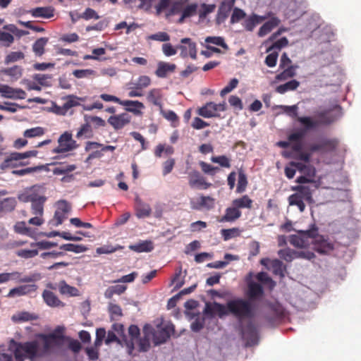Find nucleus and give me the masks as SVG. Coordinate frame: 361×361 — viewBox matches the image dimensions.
<instances>
[{
  "label": "nucleus",
  "instance_id": "obj_1",
  "mask_svg": "<svg viewBox=\"0 0 361 361\" xmlns=\"http://www.w3.org/2000/svg\"><path fill=\"white\" fill-rule=\"evenodd\" d=\"M204 313L212 317L218 316L219 318L232 314L240 322L244 319H250L254 317L251 303L243 298L231 300L227 302L226 305L216 302L207 303Z\"/></svg>",
  "mask_w": 361,
  "mask_h": 361
},
{
  "label": "nucleus",
  "instance_id": "obj_2",
  "mask_svg": "<svg viewBox=\"0 0 361 361\" xmlns=\"http://www.w3.org/2000/svg\"><path fill=\"white\" fill-rule=\"evenodd\" d=\"M18 199L23 202H31V213L35 215L28 221V224L35 226H41L44 224V205L47 197L36 191L35 187L24 192L18 196Z\"/></svg>",
  "mask_w": 361,
  "mask_h": 361
},
{
  "label": "nucleus",
  "instance_id": "obj_3",
  "mask_svg": "<svg viewBox=\"0 0 361 361\" xmlns=\"http://www.w3.org/2000/svg\"><path fill=\"white\" fill-rule=\"evenodd\" d=\"M9 348L13 352L16 361H24L26 358L32 360L39 355V344L37 341L21 343L12 340Z\"/></svg>",
  "mask_w": 361,
  "mask_h": 361
},
{
  "label": "nucleus",
  "instance_id": "obj_4",
  "mask_svg": "<svg viewBox=\"0 0 361 361\" xmlns=\"http://www.w3.org/2000/svg\"><path fill=\"white\" fill-rule=\"evenodd\" d=\"M298 121L304 126V128L298 129L296 131L288 136L289 142H295L292 149L296 152H302L301 141L305 137L308 130L317 128L319 125L317 121L313 120L311 117H298Z\"/></svg>",
  "mask_w": 361,
  "mask_h": 361
},
{
  "label": "nucleus",
  "instance_id": "obj_5",
  "mask_svg": "<svg viewBox=\"0 0 361 361\" xmlns=\"http://www.w3.org/2000/svg\"><path fill=\"white\" fill-rule=\"evenodd\" d=\"M292 190L295 192L288 197L289 205L297 206L300 212H303L305 209V202L310 204L313 202L312 190L307 185H297L293 187Z\"/></svg>",
  "mask_w": 361,
  "mask_h": 361
},
{
  "label": "nucleus",
  "instance_id": "obj_6",
  "mask_svg": "<svg viewBox=\"0 0 361 361\" xmlns=\"http://www.w3.org/2000/svg\"><path fill=\"white\" fill-rule=\"evenodd\" d=\"M338 145V140L335 138H323L318 142L309 145L308 150L311 152H317L326 154L336 151Z\"/></svg>",
  "mask_w": 361,
  "mask_h": 361
},
{
  "label": "nucleus",
  "instance_id": "obj_7",
  "mask_svg": "<svg viewBox=\"0 0 361 361\" xmlns=\"http://www.w3.org/2000/svg\"><path fill=\"white\" fill-rule=\"evenodd\" d=\"M226 110V103L216 104L212 102H207L202 106L198 108L197 113L199 116L204 118H220L219 111H224Z\"/></svg>",
  "mask_w": 361,
  "mask_h": 361
},
{
  "label": "nucleus",
  "instance_id": "obj_8",
  "mask_svg": "<svg viewBox=\"0 0 361 361\" xmlns=\"http://www.w3.org/2000/svg\"><path fill=\"white\" fill-rule=\"evenodd\" d=\"M312 230L315 231L314 235L311 237L310 244L313 245V249L320 254H328L334 250V245L326 239L323 235L317 233V228H314Z\"/></svg>",
  "mask_w": 361,
  "mask_h": 361
},
{
  "label": "nucleus",
  "instance_id": "obj_9",
  "mask_svg": "<svg viewBox=\"0 0 361 361\" xmlns=\"http://www.w3.org/2000/svg\"><path fill=\"white\" fill-rule=\"evenodd\" d=\"M58 147L52 149L53 153H64L70 152L77 147L76 142L72 138V134L68 132H65L59 137Z\"/></svg>",
  "mask_w": 361,
  "mask_h": 361
},
{
  "label": "nucleus",
  "instance_id": "obj_10",
  "mask_svg": "<svg viewBox=\"0 0 361 361\" xmlns=\"http://www.w3.org/2000/svg\"><path fill=\"white\" fill-rule=\"evenodd\" d=\"M40 279L41 274L39 273H35L30 276H24L23 278H20V273L18 271L1 273L0 274V284L6 283L10 280H18L19 282L28 283L38 281Z\"/></svg>",
  "mask_w": 361,
  "mask_h": 361
},
{
  "label": "nucleus",
  "instance_id": "obj_11",
  "mask_svg": "<svg viewBox=\"0 0 361 361\" xmlns=\"http://www.w3.org/2000/svg\"><path fill=\"white\" fill-rule=\"evenodd\" d=\"M315 231L307 230L298 233V235H292L290 237V243L296 247H306L310 245L311 237L314 235Z\"/></svg>",
  "mask_w": 361,
  "mask_h": 361
},
{
  "label": "nucleus",
  "instance_id": "obj_12",
  "mask_svg": "<svg viewBox=\"0 0 361 361\" xmlns=\"http://www.w3.org/2000/svg\"><path fill=\"white\" fill-rule=\"evenodd\" d=\"M182 44L178 45L177 49L180 50V56L186 58L190 56L195 60L197 59V46L196 43L192 42L190 38H183L180 39Z\"/></svg>",
  "mask_w": 361,
  "mask_h": 361
},
{
  "label": "nucleus",
  "instance_id": "obj_13",
  "mask_svg": "<svg viewBox=\"0 0 361 361\" xmlns=\"http://www.w3.org/2000/svg\"><path fill=\"white\" fill-rule=\"evenodd\" d=\"M71 210V206L68 202L66 200L59 201L56 204V210L53 219L54 225L59 226L61 224L68 218Z\"/></svg>",
  "mask_w": 361,
  "mask_h": 361
},
{
  "label": "nucleus",
  "instance_id": "obj_14",
  "mask_svg": "<svg viewBox=\"0 0 361 361\" xmlns=\"http://www.w3.org/2000/svg\"><path fill=\"white\" fill-rule=\"evenodd\" d=\"M240 333L243 339L246 341V345H253L257 343V330L252 322H249L245 326L241 327Z\"/></svg>",
  "mask_w": 361,
  "mask_h": 361
},
{
  "label": "nucleus",
  "instance_id": "obj_15",
  "mask_svg": "<svg viewBox=\"0 0 361 361\" xmlns=\"http://www.w3.org/2000/svg\"><path fill=\"white\" fill-rule=\"evenodd\" d=\"M188 184L191 188L200 189H208L212 183L206 181L205 178L197 170H192L188 173Z\"/></svg>",
  "mask_w": 361,
  "mask_h": 361
},
{
  "label": "nucleus",
  "instance_id": "obj_16",
  "mask_svg": "<svg viewBox=\"0 0 361 361\" xmlns=\"http://www.w3.org/2000/svg\"><path fill=\"white\" fill-rule=\"evenodd\" d=\"M175 331L174 326L172 324H167L161 329H158L153 333V342L155 345H160L165 343L171 334Z\"/></svg>",
  "mask_w": 361,
  "mask_h": 361
},
{
  "label": "nucleus",
  "instance_id": "obj_17",
  "mask_svg": "<svg viewBox=\"0 0 361 361\" xmlns=\"http://www.w3.org/2000/svg\"><path fill=\"white\" fill-rule=\"evenodd\" d=\"M191 208L195 210L212 209L215 205V199L210 196L201 195L197 202L190 201Z\"/></svg>",
  "mask_w": 361,
  "mask_h": 361
},
{
  "label": "nucleus",
  "instance_id": "obj_18",
  "mask_svg": "<svg viewBox=\"0 0 361 361\" xmlns=\"http://www.w3.org/2000/svg\"><path fill=\"white\" fill-rule=\"evenodd\" d=\"M131 117L128 114L123 113L118 115L111 116L108 123L116 130L122 129L130 122Z\"/></svg>",
  "mask_w": 361,
  "mask_h": 361
},
{
  "label": "nucleus",
  "instance_id": "obj_19",
  "mask_svg": "<svg viewBox=\"0 0 361 361\" xmlns=\"http://www.w3.org/2000/svg\"><path fill=\"white\" fill-rule=\"evenodd\" d=\"M234 4V0L224 1L221 4L217 13L216 20L218 23L224 22L228 16Z\"/></svg>",
  "mask_w": 361,
  "mask_h": 361
},
{
  "label": "nucleus",
  "instance_id": "obj_20",
  "mask_svg": "<svg viewBox=\"0 0 361 361\" xmlns=\"http://www.w3.org/2000/svg\"><path fill=\"white\" fill-rule=\"evenodd\" d=\"M120 104L124 106L127 111L133 113L136 116H141L142 114L141 109L145 108V105L139 101L121 100Z\"/></svg>",
  "mask_w": 361,
  "mask_h": 361
},
{
  "label": "nucleus",
  "instance_id": "obj_21",
  "mask_svg": "<svg viewBox=\"0 0 361 361\" xmlns=\"http://www.w3.org/2000/svg\"><path fill=\"white\" fill-rule=\"evenodd\" d=\"M42 298L45 303L49 307H59L65 305L58 296L51 290H44L42 293Z\"/></svg>",
  "mask_w": 361,
  "mask_h": 361
},
{
  "label": "nucleus",
  "instance_id": "obj_22",
  "mask_svg": "<svg viewBox=\"0 0 361 361\" xmlns=\"http://www.w3.org/2000/svg\"><path fill=\"white\" fill-rule=\"evenodd\" d=\"M176 69L175 63H170L164 61H159L157 63V68L155 71V75L158 78H164L167 76L170 73H173Z\"/></svg>",
  "mask_w": 361,
  "mask_h": 361
},
{
  "label": "nucleus",
  "instance_id": "obj_23",
  "mask_svg": "<svg viewBox=\"0 0 361 361\" xmlns=\"http://www.w3.org/2000/svg\"><path fill=\"white\" fill-rule=\"evenodd\" d=\"M21 154V152H12L8 154L4 159V161L0 165L1 170H5L8 168H16L18 164L23 159V157H18L17 155Z\"/></svg>",
  "mask_w": 361,
  "mask_h": 361
},
{
  "label": "nucleus",
  "instance_id": "obj_24",
  "mask_svg": "<svg viewBox=\"0 0 361 361\" xmlns=\"http://www.w3.org/2000/svg\"><path fill=\"white\" fill-rule=\"evenodd\" d=\"M36 290L37 286L34 284L20 286L11 289L6 296L8 298H13L15 296L25 295L32 292H35Z\"/></svg>",
  "mask_w": 361,
  "mask_h": 361
},
{
  "label": "nucleus",
  "instance_id": "obj_25",
  "mask_svg": "<svg viewBox=\"0 0 361 361\" xmlns=\"http://www.w3.org/2000/svg\"><path fill=\"white\" fill-rule=\"evenodd\" d=\"M242 215L240 210H238L234 205L232 204L226 209L225 214L221 216V222H233L239 219Z\"/></svg>",
  "mask_w": 361,
  "mask_h": 361
},
{
  "label": "nucleus",
  "instance_id": "obj_26",
  "mask_svg": "<svg viewBox=\"0 0 361 361\" xmlns=\"http://www.w3.org/2000/svg\"><path fill=\"white\" fill-rule=\"evenodd\" d=\"M2 97L9 99H24L26 92L22 89H14L8 85H4V91Z\"/></svg>",
  "mask_w": 361,
  "mask_h": 361
},
{
  "label": "nucleus",
  "instance_id": "obj_27",
  "mask_svg": "<svg viewBox=\"0 0 361 361\" xmlns=\"http://www.w3.org/2000/svg\"><path fill=\"white\" fill-rule=\"evenodd\" d=\"M290 165L294 166L304 176L313 178L315 176V168L310 164H305L300 162L291 161Z\"/></svg>",
  "mask_w": 361,
  "mask_h": 361
},
{
  "label": "nucleus",
  "instance_id": "obj_28",
  "mask_svg": "<svg viewBox=\"0 0 361 361\" xmlns=\"http://www.w3.org/2000/svg\"><path fill=\"white\" fill-rule=\"evenodd\" d=\"M57 287L59 293L61 295H67L69 297L78 296L79 295V290L75 287L71 286L68 285L65 281H60Z\"/></svg>",
  "mask_w": 361,
  "mask_h": 361
},
{
  "label": "nucleus",
  "instance_id": "obj_29",
  "mask_svg": "<svg viewBox=\"0 0 361 361\" xmlns=\"http://www.w3.org/2000/svg\"><path fill=\"white\" fill-rule=\"evenodd\" d=\"M106 332L104 329L100 328L97 329L94 348L92 347V360H95L98 358V352L96 348L102 345V341L106 337Z\"/></svg>",
  "mask_w": 361,
  "mask_h": 361
},
{
  "label": "nucleus",
  "instance_id": "obj_30",
  "mask_svg": "<svg viewBox=\"0 0 361 361\" xmlns=\"http://www.w3.org/2000/svg\"><path fill=\"white\" fill-rule=\"evenodd\" d=\"M280 23V20L276 17L271 18L269 20L267 21L259 28L258 35L264 37L269 33L274 27H277Z\"/></svg>",
  "mask_w": 361,
  "mask_h": 361
},
{
  "label": "nucleus",
  "instance_id": "obj_31",
  "mask_svg": "<svg viewBox=\"0 0 361 361\" xmlns=\"http://www.w3.org/2000/svg\"><path fill=\"white\" fill-rule=\"evenodd\" d=\"M253 200L247 195H245L239 198L234 199L232 201V204L234 205L238 210L240 209L252 208Z\"/></svg>",
  "mask_w": 361,
  "mask_h": 361
},
{
  "label": "nucleus",
  "instance_id": "obj_32",
  "mask_svg": "<svg viewBox=\"0 0 361 361\" xmlns=\"http://www.w3.org/2000/svg\"><path fill=\"white\" fill-rule=\"evenodd\" d=\"M247 295L250 299L261 297L264 293L262 285L256 282L250 281L247 284Z\"/></svg>",
  "mask_w": 361,
  "mask_h": 361
},
{
  "label": "nucleus",
  "instance_id": "obj_33",
  "mask_svg": "<svg viewBox=\"0 0 361 361\" xmlns=\"http://www.w3.org/2000/svg\"><path fill=\"white\" fill-rule=\"evenodd\" d=\"M298 68V66H289L287 68H283V71L276 75L275 80L276 81H285L293 78L296 75L295 71Z\"/></svg>",
  "mask_w": 361,
  "mask_h": 361
},
{
  "label": "nucleus",
  "instance_id": "obj_34",
  "mask_svg": "<svg viewBox=\"0 0 361 361\" xmlns=\"http://www.w3.org/2000/svg\"><path fill=\"white\" fill-rule=\"evenodd\" d=\"M30 13L35 18H49L54 16V9L51 7H37L31 10Z\"/></svg>",
  "mask_w": 361,
  "mask_h": 361
},
{
  "label": "nucleus",
  "instance_id": "obj_35",
  "mask_svg": "<svg viewBox=\"0 0 361 361\" xmlns=\"http://www.w3.org/2000/svg\"><path fill=\"white\" fill-rule=\"evenodd\" d=\"M17 202L15 197H6L0 200V215L14 210Z\"/></svg>",
  "mask_w": 361,
  "mask_h": 361
},
{
  "label": "nucleus",
  "instance_id": "obj_36",
  "mask_svg": "<svg viewBox=\"0 0 361 361\" xmlns=\"http://www.w3.org/2000/svg\"><path fill=\"white\" fill-rule=\"evenodd\" d=\"M40 338L43 339V353H48L56 343L57 336L54 334L49 335L41 334Z\"/></svg>",
  "mask_w": 361,
  "mask_h": 361
},
{
  "label": "nucleus",
  "instance_id": "obj_37",
  "mask_svg": "<svg viewBox=\"0 0 361 361\" xmlns=\"http://www.w3.org/2000/svg\"><path fill=\"white\" fill-rule=\"evenodd\" d=\"M129 248L136 252H150L154 249L153 244L150 240L140 242L135 245H130Z\"/></svg>",
  "mask_w": 361,
  "mask_h": 361
},
{
  "label": "nucleus",
  "instance_id": "obj_38",
  "mask_svg": "<svg viewBox=\"0 0 361 361\" xmlns=\"http://www.w3.org/2000/svg\"><path fill=\"white\" fill-rule=\"evenodd\" d=\"M37 319V317L33 314H30L28 312H20L13 314L11 319L15 323H20L28 321H32Z\"/></svg>",
  "mask_w": 361,
  "mask_h": 361
},
{
  "label": "nucleus",
  "instance_id": "obj_39",
  "mask_svg": "<svg viewBox=\"0 0 361 361\" xmlns=\"http://www.w3.org/2000/svg\"><path fill=\"white\" fill-rule=\"evenodd\" d=\"M269 269H271L274 275L279 276L281 278L284 277V271H286V267L283 262L279 259H272L270 262Z\"/></svg>",
  "mask_w": 361,
  "mask_h": 361
},
{
  "label": "nucleus",
  "instance_id": "obj_40",
  "mask_svg": "<svg viewBox=\"0 0 361 361\" xmlns=\"http://www.w3.org/2000/svg\"><path fill=\"white\" fill-rule=\"evenodd\" d=\"M300 85V82L296 80H290L283 85L276 87V91L279 94H284L288 91L295 90Z\"/></svg>",
  "mask_w": 361,
  "mask_h": 361
},
{
  "label": "nucleus",
  "instance_id": "obj_41",
  "mask_svg": "<svg viewBox=\"0 0 361 361\" xmlns=\"http://www.w3.org/2000/svg\"><path fill=\"white\" fill-rule=\"evenodd\" d=\"M161 91L160 89L154 88L147 94V101L155 106H161Z\"/></svg>",
  "mask_w": 361,
  "mask_h": 361
},
{
  "label": "nucleus",
  "instance_id": "obj_42",
  "mask_svg": "<svg viewBox=\"0 0 361 361\" xmlns=\"http://www.w3.org/2000/svg\"><path fill=\"white\" fill-rule=\"evenodd\" d=\"M127 289L125 285H114L109 287L105 293L104 295L106 298H111L114 295H121L126 291Z\"/></svg>",
  "mask_w": 361,
  "mask_h": 361
},
{
  "label": "nucleus",
  "instance_id": "obj_43",
  "mask_svg": "<svg viewBox=\"0 0 361 361\" xmlns=\"http://www.w3.org/2000/svg\"><path fill=\"white\" fill-rule=\"evenodd\" d=\"M48 42V38L41 37L35 41L32 45V50L34 53L39 56H41L44 53V47Z\"/></svg>",
  "mask_w": 361,
  "mask_h": 361
},
{
  "label": "nucleus",
  "instance_id": "obj_44",
  "mask_svg": "<svg viewBox=\"0 0 361 361\" xmlns=\"http://www.w3.org/2000/svg\"><path fill=\"white\" fill-rule=\"evenodd\" d=\"M247 178L244 171L240 169L238 171V180L236 188L237 193H243L245 191L247 185Z\"/></svg>",
  "mask_w": 361,
  "mask_h": 361
},
{
  "label": "nucleus",
  "instance_id": "obj_45",
  "mask_svg": "<svg viewBox=\"0 0 361 361\" xmlns=\"http://www.w3.org/2000/svg\"><path fill=\"white\" fill-rule=\"evenodd\" d=\"M3 73L11 77L14 80H18L23 75V68L19 66H14L2 71Z\"/></svg>",
  "mask_w": 361,
  "mask_h": 361
},
{
  "label": "nucleus",
  "instance_id": "obj_46",
  "mask_svg": "<svg viewBox=\"0 0 361 361\" xmlns=\"http://www.w3.org/2000/svg\"><path fill=\"white\" fill-rule=\"evenodd\" d=\"M151 214V208L149 204L137 202L136 205V215L138 218L149 216Z\"/></svg>",
  "mask_w": 361,
  "mask_h": 361
},
{
  "label": "nucleus",
  "instance_id": "obj_47",
  "mask_svg": "<svg viewBox=\"0 0 361 361\" xmlns=\"http://www.w3.org/2000/svg\"><path fill=\"white\" fill-rule=\"evenodd\" d=\"M278 255L281 259L288 262L297 258L296 251L290 248L280 250L278 252Z\"/></svg>",
  "mask_w": 361,
  "mask_h": 361
},
{
  "label": "nucleus",
  "instance_id": "obj_48",
  "mask_svg": "<svg viewBox=\"0 0 361 361\" xmlns=\"http://www.w3.org/2000/svg\"><path fill=\"white\" fill-rule=\"evenodd\" d=\"M45 133V130L42 127H35L30 129L26 130L23 133V135L25 137L31 138L35 137H40Z\"/></svg>",
  "mask_w": 361,
  "mask_h": 361
},
{
  "label": "nucleus",
  "instance_id": "obj_49",
  "mask_svg": "<svg viewBox=\"0 0 361 361\" xmlns=\"http://www.w3.org/2000/svg\"><path fill=\"white\" fill-rule=\"evenodd\" d=\"M199 165L202 171V172L205 174L214 176L216 171H219V168L217 166H214L205 161H200L199 162Z\"/></svg>",
  "mask_w": 361,
  "mask_h": 361
},
{
  "label": "nucleus",
  "instance_id": "obj_50",
  "mask_svg": "<svg viewBox=\"0 0 361 361\" xmlns=\"http://www.w3.org/2000/svg\"><path fill=\"white\" fill-rule=\"evenodd\" d=\"M75 166L72 164V165H63V164H59V166H57L56 167H55L53 170V173L55 174V175H64V174H67L73 171H74L75 169Z\"/></svg>",
  "mask_w": 361,
  "mask_h": 361
},
{
  "label": "nucleus",
  "instance_id": "obj_51",
  "mask_svg": "<svg viewBox=\"0 0 361 361\" xmlns=\"http://www.w3.org/2000/svg\"><path fill=\"white\" fill-rule=\"evenodd\" d=\"M288 44V40L286 37H283L277 41L274 42L269 47L267 48V52L274 51V50L276 49L278 51L281 50L282 48L286 47Z\"/></svg>",
  "mask_w": 361,
  "mask_h": 361
},
{
  "label": "nucleus",
  "instance_id": "obj_52",
  "mask_svg": "<svg viewBox=\"0 0 361 361\" xmlns=\"http://www.w3.org/2000/svg\"><path fill=\"white\" fill-rule=\"evenodd\" d=\"M257 279L263 284L269 285L271 288H274L276 283L269 276L266 272H259L256 276Z\"/></svg>",
  "mask_w": 361,
  "mask_h": 361
},
{
  "label": "nucleus",
  "instance_id": "obj_53",
  "mask_svg": "<svg viewBox=\"0 0 361 361\" xmlns=\"http://www.w3.org/2000/svg\"><path fill=\"white\" fill-rule=\"evenodd\" d=\"M25 55L22 51H12L6 56L4 63L6 64H9L11 63L23 59Z\"/></svg>",
  "mask_w": 361,
  "mask_h": 361
},
{
  "label": "nucleus",
  "instance_id": "obj_54",
  "mask_svg": "<svg viewBox=\"0 0 361 361\" xmlns=\"http://www.w3.org/2000/svg\"><path fill=\"white\" fill-rule=\"evenodd\" d=\"M123 248V246L116 245L115 247L111 245H104L100 247L97 248V253L99 255L101 254H110L113 253L117 250H122Z\"/></svg>",
  "mask_w": 361,
  "mask_h": 361
},
{
  "label": "nucleus",
  "instance_id": "obj_55",
  "mask_svg": "<svg viewBox=\"0 0 361 361\" xmlns=\"http://www.w3.org/2000/svg\"><path fill=\"white\" fill-rule=\"evenodd\" d=\"M38 255L37 249L27 250L21 249L16 252V255L19 257L24 259H30L36 257Z\"/></svg>",
  "mask_w": 361,
  "mask_h": 361
},
{
  "label": "nucleus",
  "instance_id": "obj_56",
  "mask_svg": "<svg viewBox=\"0 0 361 361\" xmlns=\"http://www.w3.org/2000/svg\"><path fill=\"white\" fill-rule=\"evenodd\" d=\"M60 249L75 253H80L86 250V248L82 245H75L72 243L63 244L60 246Z\"/></svg>",
  "mask_w": 361,
  "mask_h": 361
},
{
  "label": "nucleus",
  "instance_id": "obj_57",
  "mask_svg": "<svg viewBox=\"0 0 361 361\" xmlns=\"http://www.w3.org/2000/svg\"><path fill=\"white\" fill-rule=\"evenodd\" d=\"M205 42L208 44H213L220 46L225 49H228V47L222 37H207L205 39Z\"/></svg>",
  "mask_w": 361,
  "mask_h": 361
},
{
  "label": "nucleus",
  "instance_id": "obj_58",
  "mask_svg": "<svg viewBox=\"0 0 361 361\" xmlns=\"http://www.w3.org/2000/svg\"><path fill=\"white\" fill-rule=\"evenodd\" d=\"M110 57L106 56V49L105 48H97L92 50V59L94 60H107Z\"/></svg>",
  "mask_w": 361,
  "mask_h": 361
},
{
  "label": "nucleus",
  "instance_id": "obj_59",
  "mask_svg": "<svg viewBox=\"0 0 361 361\" xmlns=\"http://www.w3.org/2000/svg\"><path fill=\"white\" fill-rule=\"evenodd\" d=\"M211 161L213 163L219 164L221 166L224 168L231 167L230 159L225 155L212 157L211 158Z\"/></svg>",
  "mask_w": 361,
  "mask_h": 361
},
{
  "label": "nucleus",
  "instance_id": "obj_60",
  "mask_svg": "<svg viewBox=\"0 0 361 361\" xmlns=\"http://www.w3.org/2000/svg\"><path fill=\"white\" fill-rule=\"evenodd\" d=\"M14 41V37L6 32L0 30V42H2L3 45L8 47Z\"/></svg>",
  "mask_w": 361,
  "mask_h": 361
},
{
  "label": "nucleus",
  "instance_id": "obj_61",
  "mask_svg": "<svg viewBox=\"0 0 361 361\" xmlns=\"http://www.w3.org/2000/svg\"><path fill=\"white\" fill-rule=\"evenodd\" d=\"M30 246H31V247H37L41 250H47V249H50L54 247H56L57 243H54V242L47 241V240H42V241L37 242V243H32L30 244Z\"/></svg>",
  "mask_w": 361,
  "mask_h": 361
},
{
  "label": "nucleus",
  "instance_id": "obj_62",
  "mask_svg": "<svg viewBox=\"0 0 361 361\" xmlns=\"http://www.w3.org/2000/svg\"><path fill=\"white\" fill-rule=\"evenodd\" d=\"M14 228L15 231L18 233L31 236V229L27 227L25 221L18 222L15 225Z\"/></svg>",
  "mask_w": 361,
  "mask_h": 361
},
{
  "label": "nucleus",
  "instance_id": "obj_63",
  "mask_svg": "<svg viewBox=\"0 0 361 361\" xmlns=\"http://www.w3.org/2000/svg\"><path fill=\"white\" fill-rule=\"evenodd\" d=\"M151 83V79L147 75H141L139 77L137 81L135 83L136 89H142L147 87Z\"/></svg>",
  "mask_w": 361,
  "mask_h": 361
},
{
  "label": "nucleus",
  "instance_id": "obj_64",
  "mask_svg": "<svg viewBox=\"0 0 361 361\" xmlns=\"http://www.w3.org/2000/svg\"><path fill=\"white\" fill-rule=\"evenodd\" d=\"M278 56H279L278 51H272L271 53H270L269 54H268L266 56L265 61H264L265 64L268 67H270V68H273V67L276 66V63H277Z\"/></svg>",
  "mask_w": 361,
  "mask_h": 361
}]
</instances>
